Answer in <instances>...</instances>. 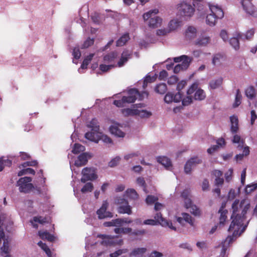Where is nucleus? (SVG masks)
Instances as JSON below:
<instances>
[{"label":"nucleus","mask_w":257,"mask_h":257,"mask_svg":"<svg viewBox=\"0 0 257 257\" xmlns=\"http://www.w3.org/2000/svg\"><path fill=\"white\" fill-rule=\"evenodd\" d=\"M250 207L248 200L243 199L240 202L235 200L232 205V220L228 231L231 233L222 242V249L218 257H227V250L229 245L234 242L246 229L249 219H247L246 212Z\"/></svg>","instance_id":"f257e3e1"},{"label":"nucleus","mask_w":257,"mask_h":257,"mask_svg":"<svg viewBox=\"0 0 257 257\" xmlns=\"http://www.w3.org/2000/svg\"><path fill=\"white\" fill-rule=\"evenodd\" d=\"M13 225V222L10 216L5 213L0 214V250L2 253H9L11 251L10 243L11 239L5 233L4 228L11 231Z\"/></svg>","instance_id":"f03ea898"},{"label":"nucleus","mask_w":257,"mask_h":257,"mask_svg":"<svg viewBox=\"0 0 257 257\" xmlns=\"http://www.w3.org/2000/svg\"><path fill=\"white\" fill-rule=\"evenodd\" d=\"M148 93L144 91L140 94L136 89H131L128 91V95L123 96L121 100H114L113 104L119 107H124L126 103H131L135 101L137 99H143L147 97Z\"/></svg>","instance_id":"7ed1b4c3"},{"label":"nucleus","mask_w":257,"mask_h":257,"mask_svg":"<svg viewBox=\"0 0 257 257\" xmlns=\"http://www.w3.org/2000/svg\"><path fill=\"white\" fill-rule=\"evenodd\" d=\"M209 11L205 19L206 24L211 27L214 26L218 19H222L224 16V13L222 9L218 5H208Z\"/></svg>","instance_id":"20e7f679"},{"label":"nucleus","mask_w":257,"mask_h":257,"mask_svg":"<svg viewBox=\"0 0 257 257\" xmlns=\"http://www.w3.org/2000/svg\"><path fill=\"white\" fill-rule=\"evenodd\" d=\"M132 54V51L125 50L123 51L121 54V58L119 61L118 62L116 66H117L119 67H122L124 63H125L128 59L130 58ZM118 53L116 52H113L106 55L103 57V62L104 63L109 64H115V60L118 57Z\"/></svg>","instance_id":"39448f33"},{"label":"nucleus","mask_w":257,"mask_h":257,"mask_svg":"<svg viewBox=\"0 0 257 257\" xmlns=\"http://www.w3.org/2000/svg\"><path fill=\"white\" fill-rule=\"evenodd\" d=\"M158 13V10L154 9L143 15V19L150 28L155 29L162 26L163 20L161 17L156 16Z\"/></svg>","instance_id":"423d86ee"},{"label":"nucleus","mask_w":257,"mask_h":257,"mask_svg":"<svg viewBox=\"0 0 257 257\" xmlns=\"http://www.w3.org/2000/svg\"><path fill=\"white\" fill-rule=\"evenodd\" d=\"M177 15L180 18L187 20L194 15V7L186 1H183L177 5Z\"/></svg>","instance_id":"0eeeda50"},{"label":"nucleus","mask_w":257,"mask_h":257,"mask_svg":"<svg viewBox=\"0 0 257 257\" xmlns=\"http://www.w3.org/2000/svg\"><path fill=\"white\" fill-rule=\"evenodd\" d=\"M127 124L113 121L109 127L110 134L117 138H123L125 136Z\"/></svg>","instance_id":"6e6552de"},{"label":"nucleus","mask_w":257,"mask_h":257,"mask_svg":"<svg viewBox=\"0 0 257 257\" xmlns=\"http://www.w3.org/2000/svg\"><path fill=\"white\" fill-rule=\"evenodd\" d=\"M174 61L175 62H182L176 65L174 68V72L178 73L182 70H186L189 67L192 58L187 55H182L174 58Z\"/></svg>","instance_id":"1a4fd4ad"},{"label":"nucleus","mask_w":257,"mask_h":257,"mask_svg":"<svg viewBox=\"0 0 257 257\" xmlns=\"http://www.w3.org/2000/svg\"><path fill=\"white\" fill-rule=\"evenodd\" d=\"M32 178L29 177H25L20 178L17 182L19 190L21 192L28 193L31 191L34 186L31 183Z\"/></svg>","instance_id":"9d476101"},{"label":"nucleus","mask_w":257,"mask_h":257,"mask_svg":"<svg viewBox=\"0 0 257 257\" xmlns=\"http://www.w3.org/2000/svg\"><path fill=\"white\" fill-rule=\"evenodd\" d=\"M81 181L85 183L87 181H92L97 178L96 170L94 168H84L82 170Z\"/></svg>","instance_id":"9b49d317"},{"label":"nucleus","mask_w":257,"mask_h":257,"mask_svg":"<svg viewBox=\"0 0 257 257\" xmlns=\"http://www.w3.org/2000/svg\"><path fill=\"white\" fill-rule=\"evenodd\" d=\"M116 203L119 205L118 208V211L119 213L127 214L128 215L132 214V208L125 199L117 198L116 200Z\"/></svg>","instance_id":"f8f14e48"},{"label":"nucleus","mask_w":257,"mask_h":257,"mask_svg":"<svg viewBox=\"0 0 257 257\" xmlns=\"http://www.w3.org/2000/svg\"><path fill=\"white\" fill-rule=\"evenodd\" d=\"M154 218V220L157 221V224H159L163 227H167L172 230H176V227L174 225V224H173L171 221L164 218L160 213H157L155 215Z\"/></svg>","instance_id":"ddd939ff"},{"label":"nucleus","mask_w":257,"mask_h":257,"mask_svg":"<svg viewBox=\"0 0 257 257\" xmlns=\"http://www.w3.org/2000/svg\"><path fill=\"white\" fill-rule=\"evenodd\" d=\"M202 160L198 157H193L188 160L184 166V172L186 174H191L192 171L199 164Z\"/></svg>","instance_id":"4468645a"},{"label":"nucleus","mask_w":257,"mask_h":257,"mask_svg":"<svg viewBox=\"0 0 257 257\" xmlns=\"http://www.w3.org/2000/svg\"><path fill=\"white\" fill-rule=\"evenodd\" d=\"M241 5L243 10L247 14L257 17V8L252 4L250 0H242Z\"/></svg>","instance_id":"2eb2a0df"},{"label":"nucleus","mask_w":257,"mask_h":257,"mask_svg":"<svg viewBox=\"0 0 257 257\" xmlns=\"http://www.w3.org/2000/svg\"><path fill=\"white\" fill-rule=\"evenodd\" d=\"M108 206V203L106 201H104L101 207L96 212L99 219H101L105 218L112 217L113 215L112 213L106 211Z\"/></svg>","instance_id":"dca6fc26"},{"label":"nucleus","mask_w":257,"mask_h":257,"mask_svg":"<svg viewBox=\"0 0 257 257\" xmlns=\"http://www.w3.org/2000/svg\"><path fill=\"white\" fill-rule=\"evenodd\" d=\"M197 88V83H194L188 89L187 92V96L183 99H181L182 104L184 106H187L192 102L193 98L192 94L194 92Z\"/></svg>","instance_id":"f3484780"},{"label":"nucleus","mask_w":257,"mask_h":257,"mask_svg":"<svg viewBox=\"0 0 257 257\" xmlns=\"http://www.w3.org/2000/svg\"><path fill=\"white\" fill-rule=\"evenodd\" d=\"M182 217H176V220L178 223L182 225H184V222L189 223L191 226H195V220L192 217L187 213H183Z\"/></svg>","instance_id":"a211bd4d"},{"label":"nucleus","mask_w":257,"mask_h":257,"mask_svg":"<svg viewBox=\"0 0 257 257\" xmlns=\"http://www.w3.org/2000/svg\"><path fill=\"white\" fill-rule=\"evenodd\" d=\"M182 99V95L180 92L177 93L168 92L165 96L164 101L166 103L180 102Z\"/></svg>","instance_id":"6ab92c4d"},{"label":"nucleus","mask_w":257,"mask_h":257,"mask_svg":"<svg viewBox=\"0 0 257 257\" xmlns=\"http://www.w3.org/2000/svg\"><path fill=\"white\" fill-rule=\"evenodd\" d=\"M88 12L87 8H82L79 13V18H76L75 21L81 25L82 27L85 28L86 26V20L84 17H87Z\"/></svg>","instance_id":"aec40b11"},{"label":"nucleus","mask_w":257,"mask_h":257,"mask_svg":"<svg viewBox=\"0 0 257 257\" xmlns=\"http://www.w3.org/2000/svg\"><path fill=\"white\" fill-rule=\"evenodd\" d=\"M157 162L163 166L166 169L171 171L173 169V165L169 158L165 156H159L157 158Z\"/></svg>","instance_id":"412c9836"},{"label":"nucleus","mask_w":257,"mask_h":257,"mask_svg":"<svg viewBox=\"0 0 257 257\" xmlns=\"http://www.w3.org/2000/svg\"><path fill=\"white\" fill-rule=\"evenodd\" d=\"M143 104H138V106L136 111V115L142 118H147L152 115V112L146 109H142Z\"/></svg>","instance_id":"4be33fe9"},{"label":"nucleus","mask_w":257,"mask_h":257,"mask_svg":"<svg viewBox=\"0 0 257 257\" xmlns=\"http://www.w3.org/2000/svg\"><path fill=\"white\" fill-rule=\"evenodd\" d=\"M39 174L40 178L39 184H35V188L39 193H44L47 191V188L45 185V178L43 177V175L41 172Z\"/></svg>","instance_id":"5701e85b"},{"label":"nucleus","mask_w":257,"mask_h":257,"mask_svg":"<svg viewBox=\"0 0 257 257\" xmlns=\"http://www.w3.org/2000/svg\"><path fill=\"white\" fill-rule=\"evenodd\" d=\"M147 252L146 247H136L130 253V257H144Z\"/></svg>","instance_id":"b1692460"},{"label":"nucleus","mask_w":257,"mask_h":257,"mask_svg":"<svg viewBox=\"0 0 257 257\" xmlns=\"http://www.w3.org/2000/svg\"><path fill=\"white\" fill-rule=\"evenodd\" d=\"M228 211L227 210L224 209V207L223 206H221L220 209L219 210V213H220L219 217V222L218 224V226L219 228H221L224 226L226 221L227 217V213Z\"/></svg>","instance_id":"393cba45"},{"label":"nucleus","mask_w":257,"mask_h":257,"mask_svg":"<svg viewBox=\"0 0 257 257\" xmlns=\"http://www.w3.org/2000/svg\"><path fill=\"white\" fill-rule=\"evenodd\" d=\"M185 37L187 40H192L197 35V30L193 26L188 27L185 31Z\"/></svg>","instance_id":"a878e982"},{"label":"nucleus","mask_w":257,"mask_h":257,"mask_svg":"<svg viewBox=\"0 0 257 257\" xmlns=\"http://www.w3.org/2000/svg\"><path fill=\"white\" fill-rule=\"evenodd\" d=\"M100 132L99 131H92L87 132L85 135L86 139L95 143H98L99 141V136Z\"/></svg>","instance_id":"bb28decb"},{"label":"nucleus","mask_w":257,"mask_h":257,"mask_svg":"<svg viewBox=\"0 0 257 257\" xmlns=\"http://www.w3.org/2000/svg\"><path fill=\"white\" fill-rule=\"evenodd\" d=\"M182 25L181 20H179L178 18H174L169 22L168 27L171 32L178 29Z\"/></svg>","instance_id":"cd10ccee"},{"label":"nucleus","mask_w":257,"mask_h":257,"mask_svg":"<svg viewBox=\"0 0 257 257\" xmlns=\"http://www.w3.org/2000/svg\"><path fill=\"white\" fill-rule=\"evenodd\" d=\"M226 60L225 56L221 54H216L212 58V63L216 66H220Z\"/></svg>","instance_id":"c85d7f7f"},{"label":"nucleus","mask_w":257,"mask_h":257,"mask_svg":"<svg viewBox=\"0 0 257 257\" xmlns=\"http://www.w3.org/2000/svg\"><path fill=\"white\" fill-rule=\"evenodd\" d=\"M191 191L189 189H186L183 190L181 194V197L184 202V206H189L192 201L190 198Z\"/></svg>","instance_id":"c756f323"},{"label":"nucleus","mask_w":257,"mask_h":257,"mask_svg":"<svg viewBox=\"0 0 257 257\" xmlns=\"http://www.w3.org/2000/svg\"><path fill=\"white\" fill-rule=\"evenodd\" d=\"M231 123L230 130L232 133H236L238 130V119L235 115H232L230 117Z\"/></svg>","instance_id":"7c9ffc66"},{"label":"nucleus","mask_w":257,"mask_h":257,"mask_svg":"<svg viewBox=\"0 0 257 257\" xmlns=\"http://www.w3.org/2000/svg\"><path fill=\"white\" fill-rule=\"evenodd\" d=\"M94 56V54H90L87 57L85 58L84 59L82 64L81 65L80 68L78 69V71L79 73H83V71H82L83 69H86L87 68V66L90 63V62L92 59V58Z\"/></svg>","instance_id":"2f4dec72"},{"label":"nucleus","mask_w":257,"mask_h":257,"mask_svg":"<svg viewBox=\"0 0 257 257\" xmlns=\"http://www.w3.org/2000/svg\"><path fill=\"white\" fill-rule=\"evenodd\" d=\"M137 106L138 104L134 105L131 108L122 109L121 112L125 116L136 115Z\"/></svg>","instance_id":"473e14b6"},{"label":"nucleus","mask_w":257,"mask_h":257,"mask_svg":"<svg viewBox=\"0 0 257 257\" xmlns=\"http://www.w3.org/2000/svg\"><path fill=\"white\" fill-rule=\"evenodd\" d=\"M87 153H83L79 155L75 161V166L80 167L84 165L87 161Z\"/></svg>","instance_id":"72a5a7b5"},{"label":"nucleus","mask_w":257,"mask_h":257,"mask_svg":"<svg viewBox=\"0 0 257 257\" xmlns=\"http://www.w3.org/2000/svg\"><path fill=\"white\" fill-rule=\"evenodd\" d=\"M187 209H190L189 211L192 214L195 216H199L201 215L200 209L195 205L193 204L192 201L189 206H185Z\"/></svg>","instance_id":"f704fd0d"},{"label":"nucleus","mask_w":257,"mask_h":257,"mask_svg":"<svg viewBox=\"0 0 257 257\" xmlns=\"http://www.w3.org/2000/svg\"><path fill=\"white\" fill-rule=\"evenodd\" d=\"M210 38L207 36L203 35L199 37L195 41V44L198 46H205L209 43Z\"/></svg>","instance_id":"c9c22d12"},{"label":"nucleus","mask_w":257,"mask_h":257,"mask_svg":"<svg viewBox=\"0 0 257 257\" xmlns=\"http://www.w3.org/2000/svg\"><path fill=\"white\" fill-rule=\"evenodd\" d=\"M246 96L249 99H253L256 96V91L252 86L247 87L245 90Z\"/></svg>","instance_id":"e433bc0d"},{"label":"nucleus","mask_w":257,"mask_h":257,"mask_svg":"<svg viewBox=\"0 0 257 257\" xmlns=\"http://www.w3.org/2000/svg\"><path fill=\"white\" fill-rule=\"evenodd\" d=\"M194 98L195 100H202L206 97V94L203 90L198 89V87L194 91Z\"/></svg>","instance_id":"4c0bfd02"},{"label":"nucleus","mask_w":257,"mask_h":257,"mask_svg":"<svg viewBox=\"0 0 257 257\" xmlns=\"http://www.w3.org/2000/svg\"><path fill=\"white\" fill-rule=\"evenodd\" d=\"M223 79L219 77L217 79H213L209 82V86L212 89H215L221 86Z\"/></svg>","instance_id":"58836bf2"},{"label":"nucleus","mask_w":257,"mask_h":257,"mask_svg":"<svg viewBox=\"0 0 257 257\" xmlns=\"http://www.w3.org/2000/svg\"><path fill=\"white\" fill-rule=\"evenodd\" d=\"M47 222V218L41 216L34 217L32 220L31 221L32 225L35 228H38V225L36 223L38 222L40 224H43Z\"/></svg>","instance_id":"ea45409f"},{"label":"nucleus","mask_w":257,"mask_h":257,"mask_svg":"<svg viewBox=\"0 0 257 257\" xmlns=\"http://www.w3.org/2000/svg\"><path fill=\"white\" fill-rule=\"evenodd\" d=\"M38 234L40 237L42 239H47V240L52 241L54 239V237L52 234H50L48 232L39 231Z\"/></svg>","instance_id":"a19ab883"},{"label":"nucleus","mask_w":257,"mask_h":257,"mask_svg":"<svg viewBox=\"0 0 257 257\" xmlns=\"http://www.w3.org/2000/svg\"><path fill=\"white\" fill-rule=\"evenodd\" d=\"M130 37L128 34H124L116 41V46L121 47L123 46L128 41Z\"/></svg>","instance_id":"79ce46f5"},{"label":"nucleus","mask_w":257,"mask_h":257,"mask_svg":"<svg viewBox=\"0 0 257 257\" xmlns=\"http://www.w3.org/2000/svg\"><path fill=\"white\" fill-rule=\"evenodd\" d=\"M125 196L130 199L135 200L138 198V195L133 189H128L125 192Z\"/></svg>","instance_id":"37998d69"},{"label":"nucleus","mask_w":257,"mask_h":257,"mask_svg":"<svg viewBox=\"0 0 257 257\" xmlns=\"http://www.w3.org/2000/svg\"><path fill=\"white\" fill-rule=\"evenodd\" d=\"M122 221L121 219L118 218L110 221L105 222L103 224L105 226H119L122 225Z\"/></svg>","instance_id":"c03bdc74"},{"label":"nucleus","mask_w":257,"mask_h":257,"mask_svg":"<svg viewBox=\"0 0 257 257\" xmlns=\"http://www.w3.org/2000/svg\"><path fill=\"white\" fill-rule=\"evenodd\" d=\"M171 32L168 27L158 29L156 31V34L159 37H163L166 36L168 34Z\"/></svg>","instance_id":"a18cd8bd"},{"label":"nucleus","mask_w":257,"mask_h":257,"mask_svg":"<svg viewBox=\"0 0 257 257\" xmlns=\"http://www.w3.org/2000/svg\"><path fill=\"white\" fill-rule=\"evenodd\" d=\"M239 38H241L240 35L237 34L236 37H232L229 40V43L235 50L239 48Z\"/></svg>","instance_id":"49530a36"},{"label":"nucleus","mask_w":257,"mask_h":257,"mask_svg":"<svg viewBox=\"0 0 257 257\" xmlns=\"http://www.w3.org/2000/svg\"><path fill=\"white\" fill-rule=\"evenodd\" d=\"M88 127L90 128L92 131H99V126L98 121L96 119H92L88 124Z\"/></svg>","instance_id":"de8ad7c7"},{"label":"nucleus","mask_w":257,"mask_h":257,"mask_svg":"<svg viewBox=\"0 0 257 257\" xmlns=\"http://www.w3.org/2000/svg\"><path fill=\"white\" fill-rule=\"evenodd\" d=\"M38 245L46 252L48 257H52L51 251L45 243L40 241Z\"/></svg>","instance_id":"09e8293b"},{"label":"nucleus","mask_w":257,"mask_h":257,"mask_svg":"<svg viewBox=\"0 0 257 257\" xmlns=\"http://www.w3.org/2000/svg\"><path fill=\"white\" fill-rule=\"evenodd\" d=\"M99 140H101L102 142L106 145L112 144L111 139L108 136L100 133L99 136Z\"/></svg>","instance_id":"8fccbe9b"},{"label":"nucleus","mask_w":257,"mask_h":257,"mask_svg":"<svg viewBox=\"0 0 257 257\" xmlns=\"http://www.w3.org/2000/svg\"><path fill=\"white\" fill-rule=\"evenodd\" d=\"M167 86L165 83H160L155 87V91L159 94H163L167 91Z\"/></svg>","instance_id":"3c124183"},{"label":"nucleus","mask_w":257,"mask_h":257,"mask_svg":"<svg viewBox=\"0 0 257 257\" xmlns=\"http://www.w3.org/2000/svg\"><path fill=\"white\" fill-rule=\"evenodd\" d=\"M115 66L116 65L114 64H109L103 62L100 65L99 69L102 72H106Z\"/></svg>","instance_id":"603ef678"},{"label":"nucleus","mask_w":257,"mask_h":257,"mask_svg":"<svg viewBox=\"0 0 257 257\" xmlns=\"http://www.w3.org/2000/svg\"><path fill=\"white\" fill-rule=\"evenodd\" d=\"M93 189V185L92 183H86L81 188V191L82 193H86L91 192Z\"/></svg>","instance_id":"864d4df0"},{"label":"nucleus","mask_w":257,"mask_h":257,"mask_svg":"<svg viewBox=\"0 0 257 257\" xmlns=\"http://www.w3.org/2000/svg\"><path fill=\"white\" fill-rule=\"evenodd\" d=\"M156 79V76L154 75L153 76H150L147 75L144 79L143 81V87L145 89L148 85V83H151L154 82Z\"/></svg>","instance_id":"5fc2aeb1"},{"label":"nucleus","mask_w":257,"mask_h":257,"mask_svg":"<svg viewBox=\"0 0 257 257\" xmlns=\"http://www.w3.org/2000/svg\"><path fill=\"white\" fill-rule=\"evenodd\" d=\"M72 55L74 57L73 62L75 64L78 63V60L81 56V53L78 48L75 47L74 48L72 52Z\"/></svg>","instance_id":"6e6d98bb"},{"label":"nucleus","mask_w":257,"mask_h":257,"mask_svg":"<svg viewBox=\"0 0 257 257\" xmlns=\"http://www.w3.org/2000/svg\"><path fill=\"white\" fill-rule=\"evenodd\" d=\"M84 150L85 147L79 144H75L72 149V152L75 154H77L83 152Z\"/></svg>","instance_id":"4d7b16f0"},{"label":"nucleus","mask_w":257,"mask_h":257,"mask_svg":"<svg viewBox=\"0 0 257 257\" xmlns=\"http://www.w3.org/2000/svg\"><path fill=\"white\" fill-rule=\"evenodd\" d=\"M140 155V153L139 151L133 152L125 154L124 156V159L126 161H129Z\"/></svg>","instance_id":"13d9d810"},{"label":"nucleus","mask_w":257,"mask_h":257,"mask_svg":"<svg viewBox=\"0 0 257 257\" xmlns=\"http://www.w3.org/2000/svg\"><path fill=\"white\" fill-rule=\"evenodd\" d=\"M233 172L232 168L229 169L224 174L225 180L226 182L229 183L231 181L233 178Z\"/></svg>","instance_id":"bf43d9fd"},{"label":"nucleus","mask_w":257,"mask_h":257,"mask_svg":"<svg viewBox=\"0 0 257 257\" xmlns=\"http://www.w3.org/2000/svg\"><path fill=\"white\" fill-rule=\"evenodd\" d=\"M242 99V95L238 89L236 90L235 101L233 104L234 107H237L240 103Z\"/></svg>","instance_id":"052dcab7"},{"label":"nucleus","mask_w":257,"mask_h":257,"mask_svg":"<svg viewBox=\"0 0 257 257\" xmlns=\"http://www.w3.org/2000/svg\"><path fill=\"white\" fill-rule=\"evenodd\" d=\"M11 161L5 157L0 158V172L3 169L4 165H10Z\"/></svg>","instance_id":"680f3d73"},{"label":"nucleus","mask_w":257,"mask_h":257,"mask_svg":"<svg viewBox=\"0 0 257 257\" xmlns=\"http://www.w3.org/2000/svg\"><path fill=\"white\" fill-rule=\"evenodd\" d=\"M102 236L103 237V240L102 242L103 244H105L106 245H110L114 243V238L113 237H111L108 235H102Z\"/></svg>","instance_id":"e2e57ef3"},{"label":"nucleus","mask_w":257,"mask_h":257,"mask_svg":"<svg viewBox=\"0 0 257 257\" xmlns=\"http://www.w3.org/2000/svg\"><path fill=\"white\" fill-rule=\"evenodd\" d=\"M254 31L253 29H250L248 30L244 34L240 35L242 39H245L246 40H250L253 36Z\"/></svg>","instance_id":"0e129e2a"},{"label":"nucleus","mask_w":257,"mask_h":257,"mask_svg":"<svg viewBox=\"0 0 257 257\" xmlns=\"http://www.w3.org/2000/svg\"><path fill=\"white\" fill-rule=\"evenodd\" d=\"M256 189H257V183L248 185L245 188V193L246 194H250Z\"/></svg>","instance_id":"69168bd1"},{"label":"nucleus","mask_w":257,"mask_h":257,"mask_svg":"<svg viewBox=\"0 0 257 257\" xmlns=\"http://www.w3.org/2000/svg\"><path fill=\"white\" fill-rule=\"evenodd\" d=\"M35 174V171L30 168H28L26 169H23L22 170L20 171L18 173V176H21L24 175H27V174Z\"/></svg>","instance_id":"338daca9"},{"label":"nucleus","mask_w":257,"mask_h":257,"mask_svg":"<svg viewBox=\"0 0 257 257\" xmlns=\"http://www.w3.org/2000/svg\"><path fill=\"white\" fill-rule=\"evenodd\" d=\"M120 159V157L119 156L114 157L109 162L108 166L110 167H114L117 166L119 163Z\"/></svg>","instance_id":"774afa93"}]
</instances>
